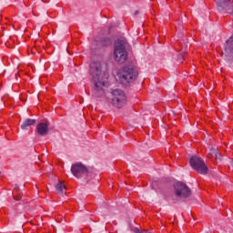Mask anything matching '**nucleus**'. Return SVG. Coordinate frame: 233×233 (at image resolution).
I'll return each instance as SVG.
<instances>
[{"mask_svg": "<svg viewBox=\"0 0 233 233\" xmlns=\"http://www.w3.org/2000/svg\"><path fill=\"white\" fill-rule=\"evenodd\" d=\"M89 74L95 83V87L93 88L95 97L105 96V89L103 87L108 86V76L103 74L101 62H92L89 66Z\"/></svg>", "mask_w": 233, "mask_h": 233, "instance_id": "nucleus-1", "label": "nucleus"}, {"mask_svg": "<svg viewBox=\"0 0 233 233\" xmlns=\"http://www.w3.org/2000/svg\"><path fill=\"white\" fill-rule=\"evenodd\" d=\"M127 42L123 39H118L115 42L114 59L116 63L123 64L128 59V54L126 49Z\"/></svg>", "mask_w": 233, "mask_h": 233, "instance_id": "nucleus-2", "label": "nucleus"}, {"mask_svg": "<svg viewBox=\"0 0 233 233\" xmlns=\"http://www.w3.org/2000/svg\"><path fill=\"white\" fill-rule=\"evenodd\" d=\"M119 81L122 85H130L137 77V71L134 67L125 66L118 72Z\"/></svg>", "mask_w": 233, "mask_h": 233, "instance_id": "nucleus-3", "label": "nucleus"}, {"mask_svg": "<svg viewBox=\"0 0 233 233\" xmlns=\"http://www.w3.org/2000/svg\"><path fill=\"white\" fill-rule=\"evenodd\" d=\"M111 103L116 108H123L127 105V94L121 89H115L111 93Z\"/></svg>", "mask_w": 233, "mask_h": 233, "instance_id": "nucleus-4", "label": "nucleus"}, {"mask_svg": "<svg viewBox=\"0 0 233 233\" xmlns=\"http://www.w3.org/2000/svg\"><path fill=\"white\" fill-rule=\"evenodd\" d=\"M191 168L198 172V174L206 175L208 172V167L205 165V160L198 156H192L189 159Z\"/></svg>", "mask_w": 233, "mask_h": 233, "instance_id": "nucleus-5", "label": "nucleus"}, {"mask_svg": "<svg viewBox=\"0 0 233 233\" xmlns=\"http://www.w3.org/2000/svg\"><path fill=\"white\" fill-rule=\"evenodd\" d=\"M175 193L177 198H190L192 196V191L190 190V187L187 186V184L183 182H177L174 185Z\"/></svg>", "mask_w": 233, "mask_h": 233, "instance_id": "nucleus-6", "label": "nucleus"}, {"mask_svg": "<svg viewBox=\"0 0 233 233\" xmlns=\"http://www.w3.org/2000/svg\"><path fill=\"white\" fill-rule=\"evenodd\" d=\"M71 172L75 177L81 179V177H86L88 176V168L82 163H76L71 167Z\"/></svg>", "mask_w": 233, "mask_h": 233, "instance_id": "nucleus-7", "label": "nucleus"}, {"mask_svg": "<svg viewBox=\"0 0 233 233\" xmlns=\"http://www.w3.org/2000/svg\"><path fill=\"white\" fill-rule=\"evenodd\" d=\"M224 50L225 61H227L229 65H233V35H231L229 39L226 41Z\"/></svg>", "mask_w": 233, "mask_h": 233, "instance_id": "nucleus-8", "label": "nucleus"}, {"mask_svg": "<svg viewBox=\"0 0 233 233\" xmlns=\"http://www.w3.org/2000/svg\"><path fill=\"white\" fill-rule=\"evenodd\" d=\"M217 10L232 14V2L230 0H218L217 2Z\"/></svg>", "mask_w": 233, "mask_h": 233, "instance_id": "nucleus-9", "label": "nucleus"}, {"mask_svg": "<svg viewBox=\"0 0 233 233\" xmlns=\"http://www.w3.org/2000/svg\"><path fill=\"white\" fill-rule=\"evenodd\" d=\"M48 127H50V122L48 120H46L45 123H39L36 126V132L39 134V136H47L49 132Z\"/></svg>", "mask_w": 233, "mask_h": 233, "instance_id": "nucleus-10", "label": "nucleus"}, {"mask_svg": "<svg viewBox=\"0 0 233 233\" xmlns=\"http://www.w3.org/2000/svg\"><path fill=\"white\" fill-rule=\"evenodd\" d=\"M35 123H36L35 119L27 118L22 123L21 128L22 130H26L28 127H32V125H35Z\"/></svg>", "mask_w": 233, "mask_h": 233, "instance_id": "nucleus-11", "label": "nucleus"}, {"mask_svg": "<svg viewBox=\"0 0 233 233\" xmlns=\"http://www.w3.org/2000/svg\"><path fill=\"white\" fill-rule=\"evenodd\" d=\"M215 157V159H221V155L219 153H218V148L216 147H211L209 149V152H208V157Z\"/></svg>", "mask_w": 233, "mask_h": 233, "instance_id": "nucleus-12", "label": "nucleus"}, {"mask_svg": "<svg viewBox=\"0 0 233 233\" xmlns=\"http://www.w3.org/2000/svg\"><path fill=\"white\" fill-rule=\"evenodd\" d=\"M56 190L57 194L63 196L65 194V190H66V187L63 185V182H59L56 186Z\"/></svg>", "mask_w": 233, "mask_h": 233, "instance_id": "nucleus-13", "label": "nucleus"}, {"mask_svg": "<svg viewBox=\"0 0 233 233\" xmlns=\"http://www.w3.org/2000/svg\"><path fill=\"white\" fill-rule=\"evenodd\" d=\"M22 198H23V195H22L21 193H19V194L17 195V197H16V196H14L15 201H21Z\"/></svg>", "mask_w": 233, "mask_h": 233, "instance_id": "nucleus-14", "label": "nucleus"}, {"mask_svg": "<svg viewBox=\"0 0 233 233\" xmlns=\"http://www.w3.org/2000/svg\"><path fill=\"white\" fill-rule=\"evenodd\" d=\"M111 44L112 42L110 41V38H106L105 41L103 42V45H111Z\"/></svg>", "mask_w": 233, "mask_h": 233, "instance_id": "nucleus-15", "label": "nucleus"}, {"mask_svg": "<svg viewBox=\"0 0 233 233\" xmlns=\"http://www.w3.org/2000/svg\"><path fill=\"white\" fill-rule=\"evenodd\" d=\"M178 63H183V55H178L177 56Z\"/></svg>", "mask_w": 233, "mask_h": 233, "instance_id": "nucleus-16", "label": "nucleus"}, {"mask_svg": "<svg viewBox=\"0 0 233 233\" xmlns=\"http://www.w3.org/2000/svg\"><path fill=\"white\" fill-rule=\"evenodd\" d=\"M134 232L135 233H141V230H139V228H134Z\"/></svg>", "mask_w": 233, "mask_h": 233, "instance_id": "nucleus-17", "label": "nucleus"}, {"mask_svg": "<svg viewBox=\"0 0 233 233\" xmlns=\"http://www.w3.org/2000/svg\"><path fill=\"white\" fill-rule=\"evenodd\" d=\"M140 233H152V232H150V231H148L147 229H143V230L140 231Z\"/></svg>", "mask_w": 233, "mask_h": 233, "instance_id": "nucleus-18", "label": "nucleus"}, {"mask_svg": "<svg viewBox=\"0 0 233 233\" xmlns=\"http://www.w3.org/2000/svg\"><path fill=\"white\" fill-rule=\"evenodd\" d=\"M186 49H184V52H187V50L188 49V45L185 46Z\"/></svg>", "mask_w": 233, "mask_h": 233, "instance_id": "nucleus-19", "label": "nucleus"}, {"mask_svg": "<svg viewBox=\"0 0 233 233\" xmlns=\"http://www.w3.org/2000/svg\"><path fill=\"white\" fill-rule=\"evenodd\" d=\"M139 14V11H135V15H137Z\"/></svg>", "mask_w": 233, "mask_h": 233, "instance_id": "nucleus-20", "label": "nucleus"}, {"mask_svg": "<svg viewBox=\"0 0 233 233\" xmlns=\"http://www.w3.org/2000/svg\"><path fill=\"white\" fill-rule=\"evenodd\" d=\"M182 45V48H183V44H181Z\"/></svg>", "mask_w": 233, "mask_h": 233, "instance_id": "nucleus-21", "label": "nucleus"}]
</instances>
